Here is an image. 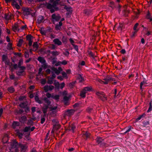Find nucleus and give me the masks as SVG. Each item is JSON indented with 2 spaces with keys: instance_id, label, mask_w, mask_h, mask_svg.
<instances>
[{
  "instance_id": "412c9836",
  "label": "nucleus",
  "mask_w": 152,
  "mask_h": 152,
  "mask_svg": "<svg viewBox=\"0 0 152 152\" xmlns=\"http://www.w3.org/2000/svg\"><path fill=\"white\" fill-rule=\"evenodd\" d=\"M19 106L22 108H25L26 106H27V102H21L19 105Z\"/></svg>"
},
{
  "instance_id": "393cba45",
  "label": "nucleus",
  "mask_w": 152,
  "mask_h": 152,
  "mask_svg": "<svg viewBox=\"0 0 152 152\" xmlns=\"http://www.w3.org/2000/svg\"><path fill=\"white\" fill-rule=\"evenodd\" d=\"M8 141V137L7 136H4L2 140L3 143H7Z\"/></svg>"
},
{
  "instance_id": "603ef678",
  "label": "nucleus",
  "mask_w": 152,
  "mask_h": 152,
  "mask_svg": "<svg viewBox=\"0 0 152 152\" xmlns=\"http://www.w3.org/2000/svg\"><path fill=\"white\" fill-rule=\"evenodd\" d=\"M23 61L21 60H19L18 64V68H20L21 67H22V66H21V65L23 64Z\"/></svg>"
},
{
  "instance_id": "3c124183",
  "label": "nucleus",
  "mask_w": 152,
  "mask_h": 152,
  "mask_svg": "<svg viewBox=\"0 0 152 152\" xmlns=\"http://www.w3.org/2000/svg\"><path fill=\"white\" fill-rule=\"evenodd\" d=\"M57 106H55L54 107H53L52 106H51L50 105L49 106V109H50V111L56 110L57 109Z\"/></svg>"
},
{
  "instance_id": "dca6fc26",
  "label": "nucleus",
  "mask_w": 152,
  "mask_h": 152,
  "mask_svg": "<svg viewBox=\"0 0 152 152\" xmlns=\"http://www.w3.org/2000/svg\"><path fill=\"white\" fill-rule=\"evenodd\" d=\"M44 18L43 16L39 15L37 19V22L39 24H40L42 22H43V20H44Z\"/></svg>"
},
{
  "instance_id": "a211bd4d",
  "label": "nucleus",
  "mask_w": 152,
  "mask_h": 152,
  "mask_svg": "<svg viewBox=\"0 0 152 152\" xmlns=\"http://www.w3.org/2000/svg\"><path fill=\"white\" fill-rule=\"evenodd\" d=\"M37 60L42 64L46 63V61L44 58L41 56H39Z\"/></svg>"
},
{
  "instance_id": "f704fd0d",
  "label": "nucleus",
  "mask_w": 152,
  "mask_h": 152,
  "mask_svg": "<svg viewBox=\"0 0 152 152\" xmlns=\"http://www.w3.org/2000/svg\"><path fill=\"white\" fill-rule=\"evenodd\" d=\"M23 42V39H20L19 40L18 42V47L21 46Z\"/></svg>"
},
{
  "instance_id": "f03ea898",
  "label": "nucleus",
  "mask_w": 152,
  "mask_h": 152,
  "mask_svg": "<svg viewBox=\"0 0 152 152\" xmlns=\"http://www.w3.org/2000/svg\"><path fill=\"white\" fill-rule=\"evenodd\" d=\"M34 99L35 101L37 103L40 104L43 103V100H44L45 102L47 103L46 105L50 106L51 103V102L47 97H45L42 100L40 99L38 96L36 95L34 96Z\"/></svg>"
},
{
  "instance_id": "5fc2aeb1",
  "label": "nucleus",
  "mask_w": 152,
  "mask_h": 152,
  "mask_svg": "<svg viewBox=\"0 0 152 152\" xmlns=\"http://www.w3.org/2000/svg\"><path fill=\"white\" fill-rule=\"evenodd\" d=\"M111 79V76H107L105 78L104 80L105 81H107L109 82Z\"/></svg>"
},
{
  "instance_id": "c03bdc74",
  "label": "nucleus",
  "mask_w": 152,
  "mask_h": 152,
  "mask_svg": "<svg viewBox=\"0 0 152 152\" xmlns=\"http://www.w3.org/2000/svg\"><path fill=\"white\" fill-rule=\"evenodd\" d=\"M17 133L19 137L20 138H22L23 134L22 133L20 132L19 130H18L17 132Z\"/></svg>"
},
{
  "instance_id": "7c9ffc66",
  "label": "nucleus",
  "mask_w": 152,
  "mask_h": 152,
  "mask_svg": "<svg viewBox=\"0 0 152 152\" xmlns=\"http://www.w3.org/2000/svg\"><path fill=\"white\" fill-rule=\"evenodd\" d=\"M146 18L150 20V21L151 22L152 21V18L151 16V14L149 11H148V13L146 15Z\"/></svg>"
},
{
  "instance_id": "c9c22d12",
  "label": "nucleus",
  "mask_w": 152,
  "mask_h": 152,
  "mask_svg": "<svg viewBox=\"0 0 152 152\" xmlns=\"http://www.w3.org/2000/svg\"><path fill=\"white\" fill-rule=\"evenodd\" d=\"M52 98L56 100H58L59 99V96L58 95H52Z\"/></svg>"
},
{
  "instance_id": "aec40b11",
  "label": "nucleus",
  "mask_w": 152,
  "mask_h": 152,
  "mask_svg": "<svg viewBox=\"0 0 152 152\" xmlns=\"http://www.w3.org/2000/svg\"><path fill=\"white\" fill-rule=\"evenodd\" d=\"M90 135L91 134L89 133L86 132L85 133L83 134V137L86 140L89 137Z\"/></svg>"
},
{
  "instance_id": "f257e3e1",
  "label": "nucleus",
  "mask_w": 152,
  "mask_h": 152,
  "mask_svg": "<svg viewBox=\"0 0 152 152\" xmlns=\"http://www.w3.org/2000/svg\"><path fill=\"white\" fill-rule=\"evenodd\" d=\"M12 148L18 149L20 148L21 151L25 152L26 151L27 146L25 144H23L21 143H18L15 140H14L11 144Z\"/></svg>"
},
{
  "instance_id": "e2e57ef3",
  "label": "nucleus",
  "mask_w": 152,
  "mask_h": 152,
  "mask_svg": "<svg viewBox=\"0 0 152 152\" xmlns=\"http://www.w3.org/2000/svg\"><path fill=\"white\" fill-rule=\"evenodd\" d=\"M73 46L74 47V49L77 52L78 51V46L77 45H73Z\"/></svg>"
},
{
  "instance_id": "2eb2a0df",
  "label": "nucleus",
  "mask_w": 152,
  "mask_h": 152,
  "mask_svg": "<svg viewBox=\"0 0 152 152\" xmlns=\"http://www.w3.org/2000/svg\"><path fill=\"white\" fill-rule=\"evenodd\" d=\"M12 29L15 32L16 31H19L20 30L18 25L16 24H15L12 26Z\"/></svg>"
},
{
  "instance_id": "de8ad7c7",
  "label": "nucleus",
  "mask_w": 152,
  "mask_h": 152,
  "mask_svg": "<svg viewBox=\"0 0 152 152\" xmlns=\"http://www.w3.org/2000/svg\"><path fill=\"white\" fill-rule=\"evenodd\" d=\"M63 99L64 101L65 104H66L67 101L69 100V98L66 96H65L64 97Z\"/></svg>"
},
{
  "instance_id": "7ed1b4c3",
  "label": "nucleus",
  "mask_w": 152,
  "mask_h": 152,
  "mask_svg": "<svg viewBox=\"0 0 152 152\" xmlns=\"http://www.w3.org/2000/svg\"><path fill=\"white\" fill-rule=\"evenodd\" d=\"M95 140L97 145H99L100 147L103 148L107 146V144L104 142V139L102 137H97Z\"/></svg>"
},
{
  "instance_id": "6e6d98bb",
  "label": "nucleus",
  "mask_w": 152,
  "mask_h": 152,
  "mask_svg": "<svg viewBox=\"0 0 152 152\" xmlns=\"http://www.w3.org/2000/svg\"><path fill=\"white\" fill-rule=\"evenodd\" d=\"M71 129L72 131L73 132H74L75 129L76 128V126H75L74 124H72L71 126Z\"/></svg>"
},
{
  "instance_id": "680f3d73",
  "label": "nucleus",
  "mask_w": 152,
  "mask_h": 152,
  "mask_svg": "<svg viewBox=\"0 0 152 152\" xmlns=\"http://www.w3.org/2000/svg\"><path fill=\"white\" fill-rule=\"evenodd\" d=\"M52 76L50 77V79L51 80H53L56 77V76L55 73L53 72H52Z\"/></svg>"
},
{
  "instance_id": "473e14b6",
  "label": "nucleus",
  "mask_w": 152,
  "mask_h": 152,
  "mask_svg": "<svg viewBox=\"0 0 152 152\" xmlns=\"http://www.w3.org/2000/svg\"><path fill=\"white\" fill-rule=\"evenodd\" d=\"M39 31L42 35H45L46 34V32L45 31L43 28H41L39 30Z\"/></svg>"
},
{
  "instance_id": "e433bc0d",
  "label": "nucleus",
  "mask_w": 152,
  "mask_h": 152,
  "mask_svg": "<svg viewBox=\"0 0 152 152\" xmlns=\"http://www.w3.org/2000/svg\"><path fill=\"white\" fill-rule=\"evenodd\" d=\"M27 124L28 125L33 126V122L32 120L30 119L28 120Z\"/></svg>"
},
{
  "instance_id": "0eeeda50",
  "label": "nucleus",
  "mask_w": 152,
  "mask_h": 152,
  "mask_svg": "<svg viewBox=\"0 0 152 152\" xmlns=\"http://www.w3.org/2000/svg\"><path fill=\"white\" fill-rule=\"evenodd\" d=\"M23 14L24 15L28 16L31 14V11H32L31 9L28 8H23Z\"/></svg>"
},
{
  "instance_id": "ea45409f",
  "label": "nucleus",
  "mask_w": 152,
  "mask_h": 152,
  "mask_svg": "<svg viewBox=\"0 0 152 152\" xmlns=\"http://www.w3.org/2000/svg\"><path fill=\"white\" fill-rule=\"evenodd\" d=\"M78 79L79 80V81L80 82H83L84 81V78L82 77V76L80 75L78 77Z\"/></svg>"
},
{
  "instance_id": "c756f323",
  "label": "nucleus",
  "mask_w": 152,
  "mask_h": 152,
  "mask_svg": "<svg viewBox=\"0 0 152 152\" xmlns=\"http://www.w3.org/2000/svg\"><path fill=\"white\" fill-rule=\"evenodd\" d=\"M142 124L143 126L147 127L148 126L149 124V122L148 121H145L142 122Z\"/></svg>"
},
{
  "instance_id": "bb28decb",
  "label": "nucleus",
  "mask_w": 152,
  "mask_h": 152,
  "mask_svg": "<svg viewBox=\"0 0 152 152\" xmlns=\"http://www.w3.org/2000/svg\"><path fill=\"white\" fill-rule=\"evenodd\" d=\"M54 85L56 88L58 89H59L60 84L58 82H56V80H55L54 83Z\"/></svg>"
},
{
  "instance_id": "58836bf2",
  "label": "nucleus",
  "mask_w": 152,
  "mask_h": 152,
  "mask_svg": "<svg viewBox=\"0 0 152 152\" xmlns=\"http://www.w3.org/2000/svg\"><path fill=\"white\" fill-rule=\"evenodd\" d=\"M30 130V126H26L24 129L23 130V131L24 132H28Z\"/></svg>"
},
{
  "instance_id": "c85d7f7f",
  "label": "nucleus",
  "mask_w": 152,
  "mask_h": 152,
  "mask_svg": "<svg viewBox=\"0 0 152 152\" xmlns=\"http://www.w3.org/2000/svg\"><path fill=\"white\" fill-rule=\"evenodd\" d=\"M64 8V9L66 10L67 11L69 12L70 13H71L72 12V10H71V9H72V8L71 7H67L66 5H65Z\"/></svg>"
},
{
  "instance_id": "0e129e2a",
  "label": "nucleus",
  "mask_w": 152,
  "mask_h": 152,
  "mask_svg": "<svg viewBox=\"0 0 152 152\" xmlns=\"http://www.w3.org/2000/svg\"><path fill=\"white\" fill-rule=\"evenodd\" d=\"M46 83V80L45 79H41V83L42 85H45Z\"/></svg>"
},
{
  "instance_id": "6ab92c4d",
  "label": "nucleus",
  "mask_w": 152,
  "mask_h": 152,
  "mask_svg": "<svg viewBox=\"0 0 152 152\" xmlns=\"http://www.w3.org/2000/svg\"><path fill=\"white\" fill-rule=\"evenodd\" d=\"M147 80L145 78H143V81L140 83V88L141 89H142V87L144 84H147Z\"/></svg>"
},
{
  "instance_id": "052dcab7",
  "label": "nucleus",
  "mask_w": 152,
  "mask_h": 152,
  "mask_svg": "<svg viewBox=\"0 0 152 152\" xmlns=\"http://www.w3.org/2000/svg\"><path fill=\"white\" fill-rule=\"evenodd\" d=\"M93 110V109L92 108L88 107L86 109V111L87 112L89 113H90Z\"/></svg>"
},
{
  "instance_id": "4468645a",
  "label": "nucleus",
  "mask_w": 152,
  "mask_h": 152,
  "mask_svg": "<svg viewBox=\"0 0 152 152\" xmlns=\"http://www.w3.org/2000/svg\"><path fill=\"white\" fill-rule=\"evenodd\" d=\"M48 108H49V106L46 105V104H44L43 107H42V111L43 113H47Z\"/></svg>"
},
{
  "instance_id": "49530a36",
  "label": "nucleus",
  "mask_w": 152,
  "mask_h": 152,
  "mask_svg": "<svg viewBox=\"0 0 152 152\" xmlns=\"http://www.w3.org/2000/svg\"><path fill=\"white\" fill-rule=\"evenodd\" d=\"M33 46L34 47V48H36V49H38L39 48V45H38L37 42H34L33 45Z\"/></svg>"
},
{
  "instance_id": "423d86ee",
  "label": "nucleus",
  "mask_w": 152,
  "mask_h": 152,
  "mask_svg": "<svg viewBox=\"0 0 152 152\" xmlns=\"http://www.w3.org/2000/svg\"><path fill=\"white\" fill-rule=\"evenodd\" d=\"M58 4V2L56 0L55 1L54 0L53 4L46 2L45 4V5L47 7L48 9H51L52 8L53 6L55 7V6H56Z\"/></svg>"
},
{
  "instance_id": "9b49d317",
  "label": "nucleus",
  "mask_w": 152,
  "mask_h": 152,
  "mask_svg": "<svg viewBox=\"0 0 152 152\" xmlns=\"http://www.w3.org/2000/svg\"><path fill=\"white\" fill-rule=\"evenodd\" d=\"M52 19L56 21H58L61 18V16L59 15H56L55 14H53L51 16Z\"/></svg>"
},
{
  "instance_id": "37998d69",
  "label": "nucleus",
  "mask_w": 152,
  "mask_h": 152,
  "mask_svg": "<svg viewBox=\"0 0 152 152\" xmlns=\"http://www.w3.org/2000/svg\"><path fill=\"white\" fill-rule=\"evenodd\" d=\"M75 82H73L71 83H70L69 85V86L70 88H72L74 86L75 84Z\"/></svg>"
},
{
  "instance_id": "72a5a7b5",
  "label": "nucleus",
  "mask_w": 152,
  "mask_h": 152,
  "mask_svg": "<svg viewBox=\"0 0 152 152\" xmlns=\"http://www.w3.org/2000/svg\"><path fill=\"white\" fill-rule=\"evenodd\" d=\"M13 67L11 68V71H13L14 69H16L18 68V64H14L13 65Z\"/></svg>"
},
{
  "instance_id": "cd10ccee",
  "label": "nucleus",
  "mask_w": 152,
  "mask_h": 152,
  "mask_svg": "<svg viewBox=\"0 0 152 152\" xmlns=\"http://www.w3.org/2000/svg\"><path fill=\"white\" fill-rule=\"evenodd\" d=\"M145 115V114L144 113H143L142 115H140L138 117L136 118V121H137L140 119H142Z\"/></svg>"
},
{
  "instance_id": "5701e85b",
  "label": "nucleus",
  "mask_w": 152,
  "mask_h": 152,
  "mask_svg": "<svg viewBox=\"0 0 152 152\" xmlns=\"http://www.w3.org/2000/svg\"><path fill=\"white\" fill-rule=\"evenodd\" d=\"M20 125V123L16 121H14L12 124V126L13 127L15 128L16 126H19Z\"/></svg>"
},
{
  "instance_id": "13d9d810",
  "label": "nucleus",
  "mask_w": 152,
  "mask_h": 152,
  "mask_svg": "<svg viewBox=\"0 0 152 152\" xmlns=\"http://www.w3.org/2000/svg\"><path fill=\"white\" fill-rule=\"evenodd\" d=\"M26 98V97L25 96H21L19 97L18 99L20 101H22Z\"/></svg>"
},
{
  "instance_id": "4be33fe9",
  "label": "nucleus",
  "mask_w": 152,
  "mask_h": 152,
  "mask_svg": "<svg viewBox=\"0 0 152 152\" xmlns=\"http://www.w3.org/2000/svg\"><path fill=\"white\" fill-rule=\"evenodd\" d=\"M129 13V12L128 10H124L122 11V14L123 16L126 17L128 16Z\"/></svg>"
},
{
  "instance_id": "b1692460",
  "label": "nucleus",
  "mask_w": 152,
  "mask_h": 152,
  "mask_svg": "<svg viewBox=\"0 0 152 152\" xmlns=\"http://www.w3.org/2000/svg\"><path fill=\"white\" fill-rule=\"evenodd\" d=\"M86 92L83 89L81 91L80 93V96L83 98H85L86 97Z\"/></svg>"
},
{
  "instance_id": "6e6552de",
  "label": "nucleus",
  "mask_w": 152,
  "mask_h": 152,
  "mask_svg": "<svg viewBox=\"0 0 152 152\" xmlns=\"http://www.w3.org/2000/svg\"><path fill=\"white\" fill-rule=\"evenodd\" d=\"M0 17H1L2 18H4L6 20L8 21L12 19L13 17V15L12 14L9 15V14L6 13L4 15V17L3 16L0 15Z\"/></svg>"
},
{
  "instance_id": "09e8293b",
  "label": "nucleus",
  "mask_w": 152,
  "mask_h": 152,
  "mask_svg": "<svg viewBox=\"0 0 152 152\" xmlns=\"http://www.w3.org/2000/svg\"><path fill=\"white\" fill-rule=\"evenodd\" d=\"M110 7L113 9L115 7L114 3L113 2H110Z\"/></svg>"
},
{
  "instance_id": "9d476101",
  "label": "nucleus",
  "mask_w": 152,
  "mask_h": 152,
  "mask_svg": "<svg viewBox=\"0 0 152 152\" xmlns=\"http://www.w3.org/2000/svg\"><path fill=\"white\" fill-rule=\"evenodd\" d=\"M19 121L22 123L24 124L26 123L27 118L25 115H23L19 117Z\"/></svg>"
},
{
  "instance_id": "2f4dec72",
  "label": "nucleus",
  "mask_w": 152,
  "mask_h": 152,
  "mask_svg": "<svg viewBox=\"0 0 152 152\" xmlns=\"http://www.w3.org/2000/svg\"><path fill=\"white\" fill-rule=\"evenodd\" d=\"M52 70L54 71L55 73L57 75H58L60 73V72L58 70V69H57L56 68H53L52 69Z\"/></svg>"
},
{
  "instance_id": "774afa93",
  "label": "nucleus",
  "mask_w": 152,
  "mask_h": 152,
  "mask_svg": "<svg viewBox=\"0 0 152 152\" xmlns=\"http://www.w3.org/2000/svg\"><path fill=\"white\" fill-rule=\"evenodd\" d=\"M10 78L11 80H14L15 78V76L13 74L10 75Z\"/></svg>"
},
{
  "instance_id": "69168bd1",
  "label": "nucleus",
  "mask_w": 152,
  "mask_h": 152,
  "mask_svg": "<svg viewBox=\"0 0 152 152\" xmlns=\"http://www.w3.org/2000/svg\"><path fill=\"white\" fill-rule=\"evenodd\" d=\"M15 6V7L18 10H19L20 9V7L19 5L18 4V3H16L15 4V5H14Z\"/></svg>"
},
{
  "instance_id": "a878e982",
  "label": "nucleus",
  "mask_w": 152,
  "mask_h": 152,
  "mask_svg": "<svg viewBox=\"0 0 152 152\" xmlns=\"http://www.w3.org/2000/svg\"><path fill=\"white\" fill-rule=\"evenodd\" d=\"M91 11L88 9H86L84 10V12L86 15H89L91 14Z\"/></svg>"
},
{
  "instance_id": "a18cd8bd",
  "label": "nucleus",
  "mask_w": 152,
  "mask_h": 152,
  "mask_svg": "<svg viewBox=\"0 0 152 152\" xmlns=\"http://www.w3.org/2000/svg\"><path fill=\"white\" fill-rule=\"evenodd\" d=\"M92 88L88 86L85 87L83 89L85 90V91L86 92L87 91H90L91 90Z\"/></svg>"
},
{
  "instance_id": "79ce46f5",
  "label": "nucleus",
  "mask_w": 152,
  "mask_h": 152,
  "mask_svg": "<svg viewBox=\"0 0 152 152\" xmlns=\"http://www.w3.org/2000/svg\"><path fill=\"white\" fill-rule=\"evenodd\" d=\"M2 59L3 61H6L7 59V56L5 55L4 54L2 56Z\"/></svg>"
},
{
  "instance_id": "a19ab883",
  "label": "nucleus",
  "mask_w": 152,
  "mask_h": 152,
  "mask_svg": "<svg viewBox=\"0 0 152 152\" xmlns=\"http://www.w3.org/2000/svg\"><path fill=\"white\" fill-rule=\"evenodd\" d=\"M51 54L54 56H57L59 54V53L57 51H53L51 52Z\"/></svg>"
},
{
  "instance_id": "bf43d9fd",
  "label": "nucleus",
  "mask_w": 152,
  "mask_h": 152,
  "mask_svg": "<svg viewBox=\"0 0 152 152\" xmlns=\"http://www.w3.org/2000/svg\"><path fill=\"white\" fill-rule=\"evenodd\" d=\"M152 110V106L151 104V103L150 102V103L149 107L148 110L147 111V112L148 113H149Z\"/></svg>"
},
{
  "instance_id": "f8f14e48",
  "label": "nucleus",
  "mask_w": 152,
  "mask_h": 152,
  "mask_svg": "<svg viewBox=\"0 0 152 152\" xmlns=\"http://www.w3.org/2000/svg\"><path fill=\"white\" fill-rule=\"evenodd\" d=\"M62 25V23L59 22L58 24H57L55 25V29L57 31H60L62 29L61 26Z\"/></svg>"
},
{
  "instance_id": "4c0bfd02",
  "label": "nucleus",
  "mask_w": 152,
  "mask_h": 152,
  "mask_svg": "<svg viewBox=\"0 0 152 152\" xmlns=\"http://www.w3.org/2000/svg\"><path fill=\"white\" fill-rule=\"evenodd\" d=\"M8 90L10 93H12L14 91L15 89L12 87H11L8 88Z\"/></svg>"
},
{
  "instance_id": "8fccbe9b",
  "label": "nucleus",
  "mask_w": 152,
  "mask_h": 152,
  "mask_svg": "<svg viewBox=\"0 0 152 152\" xmlns=\"http://www.w3.org/2000/svg\"><path fill=\"white\" fill-rule=\"evenodd\" d=\"M62 41L63 42L66 43L67 42V38L65 36H63L62 39Z\"/></svg>"
},
{
  "instance_id": "f3484780",
  "label": "nucleus",
  "mask_w": 152,
  "mask_h": 152,
  "mask_svg": "<svg viewBox=\"0 0 152 152\" xmlns=\"http://www.w3.org/2000/svg\"><path fill=\"white\" fill-rule=\"evenodd\" d=\"M53 41L56 45H60L62 44L61 42L58 38L54 39Z\"/></svg>"
},
{
  "instance_id": "338daca9",
  "label": "nucleus",
  "mask_w": 152,
  "mask_h": 152,
  "mask_svg": "<svg viewBox=\"0 0 152 152\" xmlns=\"http://www.w3.org/2000/svg\"><path fill=\"white\" fill-rule=\"evenodd\" d=\"M61 64L65 65L67 64V61L65 60H64L62 61H61Z\"/></svg>"
},
{
  "instance_id": "ddd939ff",
  "label": "nucleus",
  "mask_w": 152,
  "mask_h": 152,
  "mask_svg": "<svg viewBox=\"0 0 152 152\" xmlns=\"http://www.w3.org/2000/svg\"><path fill=\"white\" fill-rule=\"evenodd\" d=\"M75 111L73 109L68 110L66 112L65 114L68 116H71L74 114Z\"/></svg>"
},
{
  "instance_id": "864d4df0",
  "label": "nucleus",
  "mask_w": 152,
  "mask_h": 152,
  "mask_svg": "<svg viewBox=\"0 0 152 152\" xmlns=\"http://www.w3.org/2000/svg\"><path fill=\"white\" fill-rule=\"evenodd\" d=\"M32 37H33L31 34L28 35L26 36V39L28 41L31 40Z\"/></svg>"
},
{
  "instance_id": "1a4fd4ad",
  "label": "nucleus",
  "mask_w": 152,
  "mask_h": 152,
  "mask_svg": "<svg viewBox=\"0 0 152 152\" xmlns=\"http://www.w3.org/2000/svg\"><path fill=\"white\" fill-rule=\"evenodd\" d=\"M44 90L45 92H48L49 91H51L54 88V87L52 85H50L49 86L47 85L45 86L44 88Z\"/></svg>"
},
{
  "instance_id": "20e7f679",
  "label": "nucleus",
  "mask_w": 152,
  "mask_h": 152,
  "mask_svg": "<svg viewBox=\"0 0 152 152\" xmlns=\"http://www.w3.org/2000/svg\"><path fill=\"white\" fill-rule=\"evenodd\" d=\"M96 94L98 98L100 99L103 101H105L107 100V97L105 96V95L103 92L96 91Z\"/></svg>"
},
{
  "instance_id": "39448f33",
  "label": "nucleus",
  "mask_w": 152,
  "mask_h": 152,
  "mask_svg": "<svg viewBox=\"0 0 152 152\" xmlns=\"http://www.w3.org/2000/svg\"><path fill=\"white\" fill-rule=\"evenodd\" d=\"M19 68L18 71L16 72V74L18 76H22L24 75L25 70L26 69V68L24 66H22Z\"/></svg>"
},
{
  "instance_id": "4d7b16f0",
  "label": "nucleus",
  "mask_w": 152,
  "mask_h": 152,
  "mask_svg": "<svg viewBox=\"0 0 152 152\" xmlns=\"http://www.w3.org/2000/svg\"><path fill=\"white\" fill-rule=\"evenodd\" d=\"M42 117L41 119V124H43L45 121V119L44 117H42V115H41Z\"/></svg>"
}]
</instances>
